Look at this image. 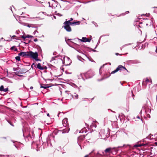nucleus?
Instances as JSON below:
<instances>
[{
	"mask_svg": "<svg viewBox=\"0 0 157 157\" xmlns=\"http://www.w3.org/2000/svg\"><path fill=\"white\" fill-rule=\"evenodd\" d=\"M155 52L157 53V48H156V49L155 50Z\"/></svg>",
	"mask_w": 157,
	"mask_h": 157,
	"instance_id": "42",
	"label": "nucleus"
},
{
	"mask_svg": "<svg viewBox=\"0 0 157 157\" xmlns=\"http://www.w3.org/2000/svg\"><path fill=\"white\" fill-rule=\"evenodd\" d=\"M28 52H21L20 53L18 54V55L19 56H21L22 57H25L26 58H28Z\"/></svg>",
	"mask_w": 157,
	"mask_h": 157,
	"instance_id": "4",
	"label": "nucleus"
},
{
	"mask_svg": "<svg viewBox=\"0 0 157 157\" xmlns=\"http://www.w3.org/2000/svg\"><path fill=\"white\" fill-rule=\"evenodd\" d=\"M91 40V39L86 38V40H85L84 41H86V42H90V41Z\"/></svg>",
	"mask_w": 157,
	"mask_h": 157,
	"instance_id": "21",
	"label": "nucleus"
},
{
	"mask_svg": "<svg viewBox=\"0 0 157 157\" xmlns=\"http://www.w3.org/2000/svg\"><path fill=\"white\" fill-rule=\"evenodd\" d=\"M0 157H4V155H0Z\"/></svg>",
	"mask_w": 157,
	"mask_h": 157,
	"instance_id": "33",
	"label": "nucleus"
},
{
	"mask_svg": "<svg viewBox=\"0 0 157 157\" xmlns=\"http://www.w3.org/2000/svg\"><path fill=\"white\" fill-rule=\"evenodd\" d=\"M70 130V128L68 127L66 128L64 130V131L66 133H67Z\"/></svg>",
	"mask_w": 157,
	"mask_h": 157,
	"instance_id": "15",
	"label": "nucleus"
},
{
	"mask_svg": "<svg viewBox=\"0 0 157 157\" xmlns=\"http://www.w3.org/2000/svg\"><path fill=\"white\" fill-rule=\"evenodd\" d=\"M28 27H30V26H29V25H28Z\"/></svg>",
	"mask_w": 157,
	"mask_h": 157,
	"instance_id": "46",
	"label": "nucleus"
},
{
	"mask_svg": "<svg viewBox=\"0 0 157 157\" xmlns=\"http://www.w3.org/2000/svg\"><path fill=\"white\" fill-rule=\"evenodd\" d=\"M15 59H16V60H17L18 61H20L21 59H20V56H16V57H15Z\"/></svg>",
	"mask_w": 157,
	"mask_h": 157,
	"instance_id": "19",
	"label": "nucleus"
},
{
	"mask_svg": "<svg viewBox=\"0 0 157 157\" xmlns=\"http://www.w3.org/2000/svg\"><path fill=\"white\" fill-rule=\"evenodd\" d=\"M43 67L44 68V69L47 68L46 67Z\"/></svg>",
	"mask_w": 157,
	"mask_h": 157,
	"instance_id": "43",
	"label": "nucleus"
},
{
	"mask_svg": "<svg viewBox=\"0 0 157 157\" xmlns=\"http://www.w3.org/2000/svg\"><path fill=\"white\" fill-rule=\"evenodd\" d=\"M102 155L100 154L98 152L97 154L96 155V156L97 157H100L101 156H102Z\"/></svg>",
	"mask_w": 157,
	"mask_h": 157,
	"instance_id": "20",
	"label": "nucleus"
},
{
	"mask_svg": "<svg viewBox=\"0 0 157 157\" xmlns=\"http://www.w3.org/2000/svg\"><path fill=\"white\" fill-rule=\"evenodd\" d=\"M75 96L76 99H77L78 98V94H76L75 95H74V97Z\"/></svg>",
	"mask_w": 157,
	"mask_h": 157,
	"instance_id": "28",
	"label": "nucleus"
},
{
	"mask_svg": "<svg viewBox=\"0 0 157 157\" xmlns=\"http://www.w3.org/2000/svg\"><path fill=\"white\" fill-rule=\"evenodd\" d=\"M110 75V74H109V75H108L107 76L105 77L106 78H108Z\"/></svg>",
	"mask_w": 157,
	"mask_h": 157,
	"instance_id": "36",
	"label": "nucleus"
},
{
	"mask_svg": "<svg viewBox=\"0 0 157 157\" xmlns=\"http://www.w3.org/2000/svg\"><path fill=\"white\" fill-rule=\"evenodd\" d=\"M86 37H82V39L80 40L81 41L83 42H86V41H85V40H86Z\"/></svg>",
	"mask_w": 157,
	"mask_h": 157,
	"instance_id": "16",
	"label": "nucleus"
},
{
	"mask_svg": "<svg viewBox=\"0 0 157 157\" xmlns=\"http://www.w3.org/2000/svg\"><path fill=\"white\" fill-rule=\"evenodd\" d=\"M19 69V67H17L15 68L14 67L13 68V70L14 71H16L18 70Z\"/></svg>",
	"mask_w": 157,
	"mask_h": 157,
	"instance_id": "22",
	"label": "nucleus"
},
{
	"mask_svg": "<svg viewBox=\"0 0 157 157\" xmlns=\"http://www.w3.org/2000/svg\"><path fill=\"white\" fill-rule=\"evenodd\" d=\"M44 86H43L42 85H41L40 86V87L41 88H43L44 89H47V88H48L49 87V86H46L47 85H44Z\"/></svg>",
	"mask_w": 157,
	"mask_h": 157,
	"instance_id": "11",
	"label": "nucleus"
},
{
	"mask_svg": "<svg viewBox=\"0 0 157 157\" xmlns=\"http://www.w3.org/2000/svg\"><path fill=\"white\" fill-rule=\"evenodd\" d=\"M145 81L146 82V84H147V83L148 82H150L151 83L152 82V81L151 80V79H149L147 78H146V79H145Z\"/></svg>",
	"mask_w": 157,
	"mask_h": 157,
	"instance_id": "12",
	"label": "nucleus"
},
{
	"mask_svg": "<svg viewBox=\"0 0 157 157\" xmlns=\"http://www.w3.org/2000/svg\"><path fill=\"white\" fill-rule=\"evenodd\" d=\"M156 144H157V143H155Z\"/></svg>",
	"mask_w": 157,
	"mask_h": 157,
	"instance_id": "48",
	"label": "nucleus"
},
{
	"mask_svg": "<svg viewBox=\"0 0 157 157\" xmlns=\"http://www.w3.org/2000/svg\"><path fill=\"white\" fill-rule=\"evenodd\" d=\"M11 126H14V125L11 122V123H10V124Z\"/></svg>",
	"mask_w": 157,
	"mask_h": 157,
	"instance_id": "32",
	"label": "nucleus"
},
{
	"mask_svg": "<svg viewBox=\"0 0 157 157\" xmlns=\"http://www.w3.org/2000/svg\"><path fill=\"white\" fill-rule=\"evenodd\" d=\"M27 71H28V70H26L25 68H22L21 70V71H22V73H25Z\"/></svg>",
	"mask_w": 157,
	"mask_h": 157,
	"instance_id": "14",
	"label": "nucleus"
},
{
	"mask_svg": "<svg viewBox=\"0 0 157 157\" xmlns=\"http://www.w3.org/2000/svg\"><path fill=\"white\" fill-rule=\"evenodd\" d=\"M115 54L117 55V56H118V55H120L118 53H115Z\"/></svg>",
	"mask_w": 157,
	"mask_h": 157,
	"instance_id": "35",
	"label": "nucleus"
},
{
	"mask_svg": "<svg viewBox=\"0 0 157 157\" xmlns=\"http://www.w3.org/2000/svg\"><path fill=\"white\" fill-rule=\"evenodd\" d=\"M33 88V86H31L30 87V89H32Z\"/></svg>",
	"mask_w": 157,
	"mask_h": 157,
	"instance_id": "40",
	"label": "nucleus"
},
{
	"mask_svg": "<svg viewBox=\"0 0 157 157\" xmlns=\"http://www.w3.org/2000/svg\"><path fill=\"white\" fill-rule=\"evenodd\" d=\"M123 69L126 70L127 72H128V71L125 67L121 65H119L117 67L114 71H112L111 74H113L119 71L122 70Z\"/></svg>",
	"mask_w": 157,
	"mask_h": 157,
	"instance_id": "2",
	"label": "nucleus"
},
{
	"mask_svg": "<svg viewBox=\"0 0 157 157\" xmlns=\"http://www.w3.org/2000/svg\"><path fill=\"white\" fill-rule=\"evenodd\" d=\"M132 95H134L133 94V93H132Z\"/></svg>",
	"mask_w": 157,
	"mask_h": 157,
	"instance_id": "47",
	"label": "nucleus"
},
{
	"mask_svg": "<svg viewBox=\"0 0 157 157\" xmlns=\"http://www.w3.org/2000/svg\"><path fill=\"white\" fill-rule=\"evenodd\" d=\"M21 37L24 40H25V39L26 38V36L23 35L21 36Z\"/></svg>",
	"mask_w": 157,
	"mask_h": 157,
	"instance_id": "26",
	"label": "nucleus"
},
{
	"mask_svg": "<svg viewBox=\"0 0 157 157\" xmlns=\"http://www.w3.org/2000/svg\"><path fill=\"white\" fill-rule=\"evenodd\" d=\"M113 148H112L111 147L107 148L105 150V153L109 152Z\"/></svg>",
	"mask_w": 157,
	"mask_h": 157,
	"instance_id": "10",
	"label": "nucleus"
},
{
	"mask_svg": "<svg viewBox=\"0 0 157 157\" xmlns=\"http://www.w3.org/2000/svg\"><path fill=\"white\" fill-rule=\"evenodd\" d=\"M84 157H88V155H86Z\"/></svg>",
	"mask_w": 157,
	"mask_h": 157,
	"instance_id": "44",
	"label": "nucleus"
},
{
	"mask_svg": "<svg viewBox=\"0 0 157 157\" xmlns=\"http://www.w3.org/2000/svg\"><path fill=\"white\" fill-rule=\"evenodd\" d=\"M14 73L16 75H18V74L22 73V71H19L16 72H15Z\"/></svg>",
	"mask_w": 157,
	"mask_h": 157,
	"instance_id": "17",
	"label": "nucleus"
},
{
	"mask_svg": "<svg viewBox=\"0 0 157 157\" xmlns=\"http://www.w3.org/2000/svg\"><path fill=\"white\" fill-rule=\"evenodd\" d=\"M7 141V138L5 137H1L0 138V141L1 142L4 143L6 142Z\"/></svg>",
	"mask_w": 157,
	"mask_h": 157,
	"instance_id": "6",
	"label": "nucleus"
},
{
	"mask_svg": "<svg viewBox=\"0 0 157 157\" xmlns=\"http://www.w3.org/2000/svg\"><path fill=\"white\" fill-rule=\"evenodd\" d=\"M80 22L79 21H78L76 22H71L70 25H78L80 24Z\"/></svg>",
	"mask_w": 157,
	"mask_h": 157,
	"instance_id": "8",
	"label": "nucleus"
},
{
	"mask_svg": "<svg viewBox=\"0 0 157 157\" xmlns=\"http://www.w3.org/2000/svg\"><path fill=\"white\" fill-rule=\"evenodd\" d=\"M38 56V53L37 52H33L32 51L28 52V58H33L37 61L40 60V59L37 58Z\"/></svg>",
	"mask_w": 157,
	"mask_h": 157,
	"instance_id": "1",
	"label": "nucleus"
},
{
	"mask_svg": "<svg viewBox=\"0 0 157 157\" xmlns=\"http://www.w3.org/2000/svg\"><path fill=\"white\" fill-rule=\"evenodd\" d=\"M4 86L3 85H2L0 87V90L1 91H4Z\"/></svg>",
	"mask_w": 157,
	"mask_h": 157,
	"instance_id": "18",
	"label": "nucleus"
},
{
	"mask_svg": "<svg viewBox=\"0 0 157 157\" xmlns=\"http://www.w3.org/2000/svg\"><path fill=\"white\" fill-rule=\"evenodd\" d=\"M26 138H27L28 139H29V138L31 139V136L30 134H29L26 137Z\"/></svg>",
	"mask_w": 157,
	"mask_h": 157,
	"instance_id": "23",
	"label": "nucleus"
},
{
	"mask_svg": "<svg viewBox=\"0 0 157 157\" xmlns=\"http://www.w3.org/2000/svg\"><path fill=\"white\" fill-rule=\"evenodd\" d=\"M57 57V56H56L55 57H52V59H51V61H53L54 60H56L55 59Z\"/></svg>",
	"mask_w": 157,
	"mask_h": 157,
	"instance_id": "24",
	"label": "nucleus"
},
{
	"mask_svg": "<svg viewBox=\"0 0 157 157\" xmlns=\"http://www.w3.org/2000/svg\"><path fill=\"white\" fill-rule=\"evenodd\" d=\"M73 20V18H70V21H72Z\"/></svg>",
	"mask_w": 157,
	"mask_h": 157,
	"instance_id": "37",
	"label": "nucleus"
},
{
	"mask_svg": "<svg viewBox=\"0 0 157 157\" xmlns=\"http://www.w3.org/2000/svg\"><path fill=\"white\" fill-rule=\"evenodd\" d=\"M11 49L12 50H13V49H14V50L15 51H17V48H15V46H13L12 47H11Z\"/></svg>",
	"mask_w": 157,
	"mask_h": 157,
	"instance_id": "13",
	"label": "nucleus"
},
{
	"mask_svg": "<svg viewBox=\"0 0 157 157\" xmlns=\"http://www.w3.org/2000/svg\"><path fill=\"white\" fill-rule=\"evenodd\" d=\"M33 37V36L28 35L27 36H26V38H30L32 37Z\"/></svg>",
	"mask_w": 157,
	"mask_h": 157,
	"instance_id": "25",
	"label": "nucleus"
},
{
	"mask_svg": "<svg viewBox=\"0 0 157 157\" xmlns=\"http://www.w3.org/2000/svg\"><path fill=\"white\" fill-rule=\"evenodd\" d=\"M62 123L64 126H68L69 124L67 118H65L62 121Z\"/></svg>",
	"mask_w": 157,
	"mask_h": 157,
	"instance_id": "3",
	"label": "nucleus"
},
{
	"mask_svg": "<svg viewBox=\"0 0 157 157\" xmlns=\"http://www.w3.org/2000/svg\"><path fill=\"white\" fill-rule=\"evenodd\" d=\"M64 29L68 32H71L72 31V29L70 25H64L63 26Z\"/></svg>",
	"mask_w": 157,
	"mask_h": 157,
	"instance_id": "5",
	"label": "nucleus"
},
{
	"mask_svg": "<svg viewBox=\"0 0 157 157\" xmlns=\"http://www.w3.org/2000/svg\"><path fill=\"white\" fill-rule=\"evenodd\" d=\"M67 19H66V21H65L63 23L64 25H70L71 22L70 21L68 20V21H67Z\"/></svg>",
	"mask_w": 157,
	"mask_h": 157,
	"instance_id": "9",
	"label": "nucleus"
},
{
	"mask_svg": "<svg viewBox=\"0 0 157 157\" xmlns=\"http://www.w3.org/2000/svg\"><path fill=\"white\" fill-rule=\"evenodd\" d=\"M47 116H49V113L47 114Z\"/></svg>",
	"mask_w": 157,
	"mask_h": 157,
	"instance_id": "41",
	"label": "nucleus"
},
{
	"mask_svg": "<svg viewBox=\"0 0 157 157\" xmlns=\"http://www.w3.org/2000/svg\"><path fill=\"white\" fill-rule=\"evenodd\" d=\"M35 67L36 68H38L39 69L41 70H43L44 69V68L42 67L41 66V64L40 63H38L36 66V67L35 66Z\"/></svg>",
	"mask_w": 157,
	"mask_h": 157,
	"instance_id": "7",
	"label": "nucleus"
},
{
	"mask_svg": "<svg viewBox=\"0 0 157 157\" xmlns=\"http://www.w3.org/2000/svg\"><path fill=\"white\" fill-rule=\"evenodd\" d=\"M37 39H35L34 40V41L35 42H36V41H37Z\"/></svg>",
	"mask_w": 157,
	"mask_h": 157,
	"instance_id": "38",
	"label": "nucleus"
},
{
	"mask_svg": "<svg viewBox=\"0 0 157 157\" xmlns=\"http://www.w3.org/2000/svg\"><path fill=\"white\" fill-rule=\"evenodd\" d=\"M15 37H16V36L15 35H13L12 36V38L13 39H17L16 38H15Z\"/></svg>",
	"mask_w": 157,
	"mask_h": 157,
	"instance_id": "30",
	"label": "nucleus"
},
{
	"mask_svg": "<svg viewBox=\"0 0 157 157\" xmlns=\"http://www.w3.org/2000/svg\"><path fill=\"white\" fill-rule=\"evenodd\" d=\"M34 66V67H35V64L34 63H33V64L32 65H31V67L32 68H33V66Z\"/></svg>",
	"mask_w": 157,
	"mask_h": 157,
	"instance_id": "31",
	"label": "nucleus"
},
{
	"mask_svg": "<svg viewBox=\"0 0 157 157\" xmlns=\"http://www.w3.org/2000/svg\"><path fill=\"white\" fill-rule=\"evenodd\" d=\"M141 146L140 145H137V144H136L135 145L134 147H140Z\"/></svg>",
	"mask_w": 157,
	"mask_h": 157,
	"instance_id": "29",
	"label": "nucleus"
},
{
	"mask_svg": "<svg viewBox=\"0 0 157 157\" xmlns=\"http://www.w3.org/2000/svg\"><path fill=\"white\" fill-rule=\"evenodd\" d=\"M7 121L9 124H10V123H11V122L10 121L8 120H7Z\"/></svg>",
	"mask_w": 157,
	"mask_h": 157,
	"instance_id": "39",
	"label": "nucleus"
},
{
	"mask_svg": "<svg viewBox=\"0 0 157 157\" xmlns=\"http://www.w3.org/2000/svg\"><path fill=\"white\" fill-rule=\"evenodd\" d=\"M148 117H149V118H150V115H148Z\"/></svg>",
	"mask_w": 157,
	"mask_h": 157,
	"instance_id": "45",
	"label": "nucleus"
},
{
	"mask_svg": "<svg viewBox=\"0 0 157 157\" xmlns=\"http://www.w3.org/2000/svg\"><path fill=\"white\" fill-rule=\"evenodd\" d=\"M17 75L18 76H19V77H22V75Z\"/></svg>",
	"mask_w": 157,
	"mask_h": 157,
	"instance_id": "34",
	"label": "nucleus"
},
{
	"mask_svg": "<svg viewBox=\"0 0 157 157\" xmlns=\"http://www.w3.org/2000/svg\"><path fill=\"white\" fill-rule=\"evenodd\" d=\"M8 90H9V89L8 88H7L4 89V90L3 91L7 92V91H8Z\"/></svg>",
	"mask_w": 157,
	"mask_h": 157,
	"instance_id": "27",
	"label": "nucleus"
}]
</instances>
